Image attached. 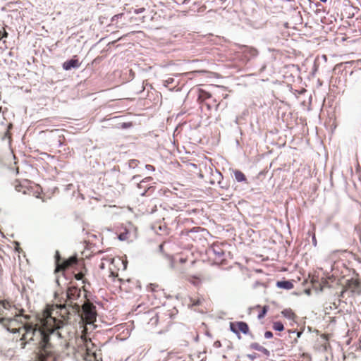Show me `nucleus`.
Instances as JSON below:
<instances>
[{
    "instance_id": "obj_1",
    "label": "nucleus",
    "mask_w": 361,
    "mask_h": 361,
    "mask_svg": "<svg viewBox=\"0 0 361 361\" xmlns=\"http://www.w3.org/2000/svg\"><path fill=\"white\" fill-rule=\"evenodd\" d=\"M11 309L14 311V317L5 314L1 323L8 331L18 334L20 348H25L26 344L30 342L37 343L39 351L36 361H56V351L51 343L48 342L47 335V332H52L55 326L51 312L44 310L36 317L35 321H32L30 316L18 314L14 307Z\"/></svg>"
},
{
    "instance_id": "obj_2",
    "label": "nucleus",
    "mask_w": 361,
    "mask_h": 361,
    "mask_svg": "<svg viewBox=\"0 0 361 361\" xmlns=\"http://www.w3.org/2000/svg\"><path fill=\"white\" fill-rule=\"evenodd\" d=\"M66 305H47L44 310H50L51 312V317L55 320V324L52 332H47L48 342L51 334H56L58 337L62 338L63 330L65 326L67 324L68 319V312L66 310Z\"/></svg>"
},
{
    "instance_id": "obj_3",
    "label": "nucleus",
    "mask_w": 361,
    "mask_h": 361,
    "mask_svg": "<svg viewBox=\"0 0 361 361\" xmlns=\"http://www.w3.org/2000/svg\"><path fill=\"white\" fill-rule=\"evenodd\" d=\"M148 324L152 327H159L157 331L164 333L168 331L171 325V315L169 311L153 313Z\"/></svg>"
},
{
    "instance_id": "obj_4",
    "label": "nucleus",
    "mask_w": 361,
    "mask_h": 361,
    "mask_svg": "<svg viewBox=\"0 0 361 361\" xmlns=\"http://www.w3.org/2000/svg\"><path fill=\"white\" fill-rule=\"evenodd\" d=\"M80 307H82V319L86 324H93L96 321L97 315L96 307L88 300L85 301Z\"/></svg>"
},
{
    "instance_id": "obj_5",
    "label": "nucleus",
    "mask_w": 361,
    "mask_h": 361,
    "mask_svg": "<svg viewBox=\"0 0 361 361\" xmlns=\"http://www.w3.org/2000/svg\"><path fill=\"white\" fill-rule=\"evenodd\" d=\"M66 305L72 306L73 310L78 312L80 309V304L78 302V300L81 296L80 288L76 286H70L67 289L66 292Z\"/></svg>"
},
{
    "instance_id": "obj_6",
    "label": "nucleus",
    "mask_w": 361,
    "mask_h": 361,
    "mask_svg": "<svg viewBox=\"0 0 361 361\" xmlns=\"http://www.w3.org/2000/svg\"><path fill=\"white\" fill-rule=\"evenodd\" d=\"M56 269L55 271H65L70 267L78 264L79 260L76 256H72L67 259H62L59 251L56 252Z\"/></svg>"
},
{
    "instance_id": "obj_7",
    "label": "nucleus",
    "mask_w": 361,
    "mask_h": 361,
    "mask_svg": "<svg viewBox=\"0 0 361 361\" xmlns=\"http://www.w3.org/2000/svg\"><path fill=\"white\" fill-rule=\"evenodd\" d=\"M207 254L209 259L212 262L214 261L215 262L219 263L224 259V251L221 245L213 244L212 246L207 250Z\"/></svg>"
},
{
    "instance_id": "obj_8",
    "label": "nucleus",
    "mask_w": 361,
    "mask_h": 361,
    "mask_svg": "<svg viewBox=\"0 0 361 361\" xmlns=\"http://www.w3.org/2000/svg\"><path fill=\"white\" fill-rule=\"evenodd\" d=\"M104 260L110 263L111 267L109 269L111 276H118V270L121 269L123 270L126 269V264L120 257L104 259Z\"/></svg>"
},
{
    "instance_id": "obj_9",
    "label": "nucleus",
    "mask_w": 361,
    "mask_h": 361,
    "mask_svg": "<svg viewBox=\"0 0 361 361\" xmlns=\"http://www.w3.org/2000/svg\"><path fill=\"white\" fill-rule=\"evenodd\" d=\"M204 231V229L200 227H195L190 230L182 231L180 235H187L194 241L197 240H201L202 237V233Z\"/></svg>"
},
{
    "instance_id": "obj_10",
    "label": "nucleus",
    "mask_w": 361,
    "mask_h": 361,
    "mask_svg": "<svg viewBox=\"0 0 361 361\" xmlns=\"http://www.w3.org/2000/svg\"><path fill=\"white\" fill-rule=\"evenodd\" d=\"M230 329L235 334H239L240 332L247 334L249 331L248 325L244 322H231Z\"/></svg>"
},
{
    "instance_id": "obj_11",
    "label": "nucleus",
    "mask_w": 361,
    "mask_h": 361,
    "mask_svg": "<svg viewBox=\"0 0 361 361\" xmlns=\"http://www.w3.org/2000/svg\"><path fill=\"white\" fill-rule=\"evenodd\" d=\"M237 46L238 47V49L247 59L255 57L258 55V51L255 47L240 44H238Z\"/></svg>"
},
{
    "instance_id": "obj_12",
    "label": "nucleus",
    "mask_w": 361,
    "mask_h": 361,
    "mask_svg": "<svg viewBox=\"0 0 361 361\" xmlns=\"http://www.w3.org/2000/svg\"><path fill=\"white\" fill-rule=\"evenodd\" d=\"M212 97V95L210 92L203 89H199L197 102L200 104H204L209 110L212 109V106L209 104L207 103L206 101L209 99H211Z\"/></svg>"
},
{
    "instance_id": "obj_13",
    "label": "nucleus",
    "mask_w": 361,
    "mask_h": 361,
    "mask_svg": "<svg viewBox=\"0 0 361 361\" xmlns=\"http://www.w3.org/2000/svg\"><path fill=\"white\" fill-rule=\"evenodd\" d=\"M350 291L353 293L360 295L361 293V288L357 281H351L348 283V288L343 292L345 293Z\"/></svg>"
},
{
    "instance_id": "obj_14",
    "label": "nucleus",
    "mask_w": 361,
    "mask_h": 361,
    "mask_svg": "<svg viewBox=\"0 0 361 361\" xmlns=\"http://www.w3.org/2000/svg\"><path fill=\"white\" fill-rule=\"evenodd\" d=\"M85 346L86 348V355L87 357H94V360L97 358L96 353L93 350V348L95 347L94 343L92 342L91 340H85Z\"/></svg>"
},
{
    "instance_id": "obj_15",
    "label": "nucleus",
    "mask_w": 361,
    "mask_h": 361,
    "mask_svg": "<svg viewBox=\"0 0 361 361\" xmlns=\"http://www.w3.org/2000/svg\"><path fill=\"white\" fill-rule=\"evenodd\" d=\"M187 281L194 285L196 287H198L201 285L203 281V276L201 274L198 275H190L187 276Z\"/></svg>"
},
{
    "instance_id": "obj_16",
    "label": "nucleus",
    "mask_w": 361,
    "mask_h": 361,
    "mask_svg": "<svg viewBox=\"0 0 361 361\" xmlns=\"http://www.w3.org/2000/svg\"><path fill=\"white\" fill-rule=\"evenodd\" d=\"M80 66V63L78 59H72L66 61L63 63V68L64 70L68 71L72 68H78Z\"/></svg>"
},
{
    "instance_id": "obj_17",
    "label": "nucleus",
    "mask_w": 361,
    "mask_h": 361,
    "mask_svg": "<svg viewBox=\"0 0 361 361\" xmlns=\"http://www.w3.org/2000/svg\"><path fill=\"white\" fill-rule=\"evenodd\" d=\"M12 308L11 305L8 302L0 301V322H2V318L5 317V314H8L7 311Z\"/></svg>"
},
{
    "instance_id": "obj_18",
    "label": "nucleus",
    "mask_w": 361,
    "mask_h": 361,
    "mask_svg": "<svg viewBox=\"0 0 361 361\" xmlns=\"http://www.w3.org/2000/svg\"><path fill=\"white\" fill-rule=\"evenodd\" d=\"M281 314L286 319L295 322L297 319L296 314L290 308H286L281 311Z\"/></svg>"
},
{
    "instance_id": "obj_19",
    "label": "nucleus",
    "mask_w": 361,
    "mask_h": 361,
    "mask_svg": "<svg viewBox=\"0 0 361 361\" xmlns=\"http://www.w3.org/2000/svg\"><path fill=\"white\" fill-rule=\"evenodd\" d=\"M13 128V124L12 123H9L6 128V131L4 133V134L2 135H0V137L2 140H4L6 139H8L9 140V142H11V130Z\"/></svg>"
},
{
    "instance_id": "obj_20",
    "label": "nucleus",
    "mask_w": 361,
    "mask_h": 361,
    "mask_svg": "<svg viewBox=\"0 0 361 361\" xmlns=\"http://www.w3.org/2000/svg\"><path fill=\"white\" fill-rule=\"evenodd\" d=\"M252 310L254 311H257V313H258V314H257L258 319H262L267 314L268 307H267V306H264V307H262L259 305H257V306L255 307Z\"/></svg>"
},
{
    "instance_id": "obj_21",
    "label": "nucleus",
    "mask_w": 361,
    "mask_h": 361,
    "mask_svg": "<svg viewBox=\"0 0 361 361\" xmlns=\"http://www.w3.org/2000/svg\"><path fill=\"white\" fill-rule=\"evenodd\" d=\"M276 286L279 288L290 290L293 288V284L291 281H281L276 283Z\"/></svg>"
},
{
    "instance_id": "obj_22",
    "label": "nucleus",
    "mask_w": 361,
    "mask_h": 361,
    "mask_svg": "<svg viewBox=\"0 0 361 361\" xmlns=\"http://www.w3.org/2000/svg\"><path fill=\"white\" fill-rule=\"evenodd\" d=\"M234 176L238 182H245L247 180L245 175L239 170H235L234 171Z\"/></svg>"
},
{
    "instance_id": "obj_23",
    "label": "nucleus",
    "mask_w": 361,
    "mask_h": 361,
    "mask_svg": "<svg viewBox=\"0 0 361 361\" xmlns=\"http://www.w3.org/2000/svg\"><path fill=\"white\" fill-rule=\"evenodd\" d=\"M130 233L128 230L125 229L124 231L121 232L118 234V238L121 240H128L130 238Z\"/></svg>"
},
{
    "instance_id": "obj_24",
    "label": "nucleus",
    "mask_w": 361,
    "mask_h": 361,
    "mask_svg": "<svg viewBox=\"0 0 361 361\" xmlns=\"http://www.w3.org/2000/svg\"><path fill=\"white\" fill-rule=\"evenodd\" d=\"M272 328L275 331H282L284 329V326L281 322H274Z\"/></svg>"
},
{
    "instance_id": "obj_25",
    "label": "nucleus",
    "mask_w": 361,
    "mask_h": 361,
    "mask_svg": "<svg viewBox=\"0 0 361 361\" xmlns=\"http://www.w3.org/2000/svg\"><path fill=\"white\" fill-rule=\"evenodd\" d=\"M201 300L200 299H193L190 298V303L192 306H197L201 304Z\"/></svg>"
},
{
    "instance_id": "obj_26",
    "label": "nucleus",
    "mask_w": 361,
    "mask_h": 361,
    "mask_svg": "<svg viewBox=\"0 0 361 361\" xmlns=\"http://www.w3.org/2000/svg\"><path fill=\"white\" fill-rule=\"evenodd\" d=\"M83 277H84V274L82 271L75 274V279L77 280H82Z\"/></svg>"
},
{
    "instance_id": "obj_27",
    "label": "nucleus",
    "mask_w": 361,
    "mask_h": 361,
    "mask_svg": "<svg viewBox=\"0 0 361 361\" xmlns=\"http://www.w3.org/2000/svg\"><path fill=\"white\" fill-rule=\"evenodd\" d=\"M149 288L152 290V291H157V289L159 288V286L157 285V284H154V283H151L149 286Z\"/></svg>"
},
{
    "instance_id": "obj_28",
    "label": "nucleus",
    "mask_w": 361,
    "mask_h": 361,
    "mask_svg": "<svg viewBox=\"0 0 361 361\" xmlns=\"http://www.w3.org/2000/svg\"><path fill=\"white\" fill-rule=\"evenodd\" d=\"M264 337L266 338H271L273 337V334L271 331H267L265 333H264Z\"/></svg>"
},
{
    "instance_id": "obj_29",
    "label": "nucleus",
    "mask_w": 361,
    "mask_h": 361,
    "mask_svg": "<svg viewBox=\"0 0 361 361\" xmlns=\"http://www.w3.org/2000/svg\"><path fill=\"white\" fill-rule=\"evenodd\" d=\"M0 37H1V39L4 38V37H8V32L5 30H4L3 32L1 31Z\"/></svg>"
},
{
    "instance_id": "obj_30",
    "label": "nucleus",
    "mask_w": 361,
    "mask_h": 361,
    "mask_svg": "<svg viewBox=\"0 0 361 361\" xmlns=\"http://www.w3.org/2000/svg\"><path fill=\"white\" fill-rule=\"evenodd\" d=\"M145 168H146L147 170H149V171H154V170H155L154 167L152 165H150V164H147V165L145 166Z\"/></svg>"
},
{
    "instance_id": "obj_31",
    "label": "nucleus",
    "mask_w": 361,
    "mask_h": 361,
    "mask_svg": "<svg viewBox=\"0 0 361 361\" xmlns=\"http://www.w3.org/2000/svg\"><path fill=\"white\" fill-rule=\"evenodd\" d=\"M145 11V8H138V9H135L134 12L137 14V13H142Z\"/></svg>"
},
{
    "instance_id": "obj_32",
    "label": "nucleus",
    "mask_w": 361,
    "mask_h": 361,
    "mask_svg": "<svg viewBox=\"0 0 361 361\" xmlns=\"http://www.w3.org/2000/svg\"><path fill=\"white\" fill-rule=\"evenodd\" d=\"M214 102L215 104V109H216V110H218L219 107L221 105V102H218L217 103L216 99H214Z\"/></svg>"
},
{
    "instance_id": "obj_33",
    "label": "nucleus",
    "mask_w": 361,
    "mask_h": 361,
    "mask_svg": "<svg viewBox=\"0 0 361 361\" xmlns=\"http://www.w3.org/2000/svg\"><path fill=\"white\" fill-rule=\"evenodd\" d=\"M312 241H313V244L314 245H317V240H316V238H315V235H314L313 237H312Z\"/></svg>"
},
{
    "instance_id": "obj_34",
    "label": "nucleus",
    "mask_w": 361,
    "mask_h": 361,
    "mask_svg": "<svg viewBox=\"0 0 361 361\" xmlns=\"http://www.w3.org/2000/svg\"><path fill=\"white\" fill-rule=\"evenodd\" d=\"M130 126V123L128 124V123H124L122 126H123V128H126V127Z\"/></svg>"
},
{
    "instance_id": "obj_35",
    "label": "nucleus",
    "mask_w": 361,
    "mask_h": 361,
    "mask_svg": "<svg viewBox=\"0 0 361 361\" xmlns=\"http://www.w3.org/2000/svg\"><path fill=\"white\" fill-rule=\"evenodd\" d=\"M222 97H223V99H227L228 97V94H222Z\"/></svg>"
},
{
    "instance_id": "obj_36",
    "label": "nucleus",
    "mask_w": 361,
    "mask_h": 361,
    "mask_svg": "<svg viewBox=\"0 0 361 361\" xmlns=\"http://www.w3.org/2000/svg\"><path fill=\"white\" fill-rule=\"evenodd\" d=\"M302 334V331H298V332L297 333V337H298V338L300 337V336H301V334Z\"/></svg>"
},
{
    "instance_id": "obj_37",
    "label": "nucleus",
    "mask_w": 361,
    "mask_h": 361,
    "mask_svg": "<svg viewBox=\"0 0 361 361\" xmlns=\"http://www.w3.org/2000/svg\"><path fill=\"white\" fill-rule=\"evenodd\" d=\"M100 268L101 269H104V262H102V264L100 265Z\"/></svg>"
},
{
    "instance_id": "obj_38",
    "label": "nucleus",
    "mask_w": 361,
    "mask_h": 361,
    "mask_svg": "<svg viewBox=\"0 0 361 361\" xmlns=\"http://www.w3.org/2000/svg\"><path fill=\"white\" fill-rule=\"evenodd\" d=\"M215 344H216V345L219 346L220 345V341H218V342L215 343Z\"/></svg>"
},
{
    "instance_id": "obj_39",
    "label": "nucleus",
    "mask_w": 361,
    "mask_h": 361,
    "mask_svg": "<svg viewBox=\"0 0 361 361\" xmlns=\"http://www.w3.org/2000/svg\"><path fill=\"white\" fill-rule=\"evenodd\" d=\"M215 344H216V345L219 346L220 345V341H218V342L215 343Z\"/></svg>"
},
{
    "instance_id": "obj_40",
    "label": "nucleus",
    "mask_w": 361,
    "mask_h": 361,
    "mask_svg": "<svg viewBox=\"0 0 361 361\" xmlns=\"http://www.w3.org/2000/svg\"><path fill=\"white\" fill-rule=\"evenodd\" d=\"M123 14L116 15L114 18L121 16Z\"/></svg>"
},
{
    "instance_id": "obj_41",
    "label": "nucleus",
    "mask_w": 361,
    "mask_h": 361,
    "mask_svg": "<svg viewBox=\"0 0 361 361\" xmlns=\"http://www.w3.org/2000/svg\"><path fill=\"white\" fill-rule=\"evenodd\" d=\"M59 142H60V145H61V144H62V140H61V139H59Z\"/></svg>"
},
{
    "instance_id": "obj_42",
    "label": "nucleus",
    "mask_w": 361,
    "mask_h": 361,
    "mask_svg": "<svg viewBox=\"0 0 361 361\" xmlns=\"http://www.w3.org/2000/svg\"><path fill=\"white\" fill-rule=\"evenodd\" d=\"M322 2H326L327 0H320Z\"/></svg>"
}]
</instances>
